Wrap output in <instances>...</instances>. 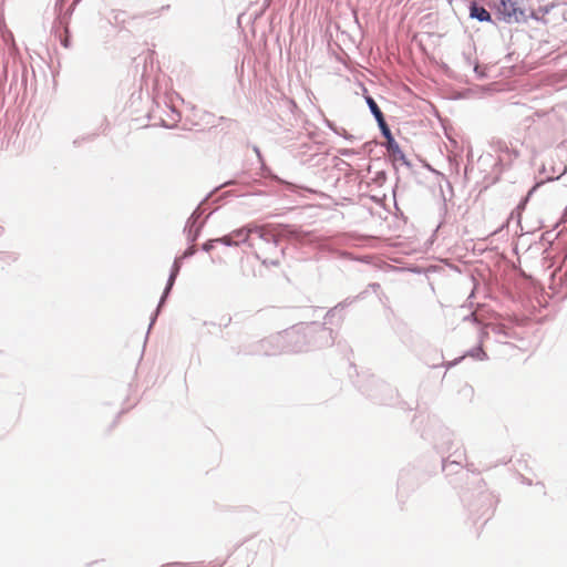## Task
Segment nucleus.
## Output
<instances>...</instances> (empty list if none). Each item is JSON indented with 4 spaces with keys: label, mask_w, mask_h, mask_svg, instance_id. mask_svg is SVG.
<instances>
[{
    "label": "nucleus",
    "mask_w": 567,
    "mask_h": 567,
    "mask_svg": "<svg viewBox=\"0 0 567 567\" xmlns=\"http://www.w3.org/2000/svg\"><path fill=\"white\" fill-rule=\"evenodd\" d=\"M498 10L508 21H518L524 14L514 0H501Z\"/></svg>",
    "instance_id": "f257e3e1"
},
{
    "label": "nucleus",
    "mask_w": 567,
    "mask_h": 567,
    "mask_svg": "<svg viewBox=\"0 0 567 567\" xmlns=\"http://www.w3.org/2000/svg\"><path fill=\"white\" fill-rule=\"evenodd\" d=\"M471 17L476 18L480 21H489L491 20L489 12L485 8L477 7L476 4L472 6V8H471Z\"/></svg>",
    "instance_id": "f03ea898"
},
{
    "label": "nucleus",
    "mask_w": 567,
    "mask_h": 567,
    "mask_svg": "<svg viewBox=\"0 0 567 567\" xmlns=\"http://www.w3.org/2000/svg\"><path fill=\"white\" fill-rule=\"evenodd\" d=\"M367 103H368L372 114L374 115L377 122H383L384 116H383L381 110L379 109L378 104L375 103V101L371 96H368Z\"/></svg>",
    "instance_id": "7ed1b4c3"
},
{
    "label": "nucleus",
    "mask_w": 567,
    "mask_h": 567,
    "mask_svg": "<svg viewBox=\"0 0 567 567\" xmlns=\"http://www.w3.org/2000/svg\"><path fill=\"white\" fill-rule=\"evenodd\" d=\"M231 234L234 235L235 240H239V244L248 243L250 237V230H248V226L234 230Z\"/></svg>",
    "instance_id": "20e7f679"
},
{
    "label": "nucleus",
    "mask_w": 567,
    "mask_h": 567,
    "mask_svg": "<svg viewBox=\"0 0 567 567\" xmlns=\"http://www.w3.org/2000/svg\"><path fill=\"white\" fill-rule=\"evenodd\" d=\"M248 230H250V236L252 234H256L260 238H264L265 235L267 234V227L266 226L248 225Z\"/></svg>",
    "instance_id": "39448f33"
},
{
    "label": "nucleus",
    "mask_w": 567,
    "mask_h": 567,
    "mask_svg": "<svg viewBox=\"0 0 567 567\" xmlns=\"http://www.w3.org/2000/svg\"><path fill=\"white\" fill-rule=\"evenodd\" d=\"M216 241H220L227 246H231V245L238 246L239 245V240H235L234 235L231 233L219 238V239H216Z\"/></svg>",
    "instance_id": "423d86ee"
},
{
    "label": "nucleus",
    "mask_w": 567,
    "mask_h": 567,
    "mask_svg": "<svg viewBox=\"0 0 567 567\" xmlns=\"http://www.w3.org/2000/svg\"><path fill=\"white\" fill-rule=\"evenodd\" d=\"M381 131H382V134L389 140L391 141L392 140V135H391V131L385 122V120L383 118V122H378Z\"/></svg>",
    "instance_id": "0eeeda50"
},
{
    "label": "nucleus",
    "mask_w": 567,
    "mask_h": 567,
    "mask_svg": "<svg viewBox=\"0 0 567 567\" xmlns=\"http://www.w3.org/2000/svg\"><path fill=\"white\" fill-rule=\"evenodd\" d=\"M178 270H179V266H178V264H177V262H175V264H174L173 272H172V275H171V277H169V280H168V287H167V289H169V288L172 287V285H173V282H174V280H175V277H176V275H177Z\"/></svg>",
    "instance_id": "6e6552de"
}]
</instances>
